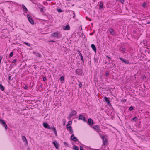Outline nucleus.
I'll use <instances>...</instances> for the list:
<instances>
[{
	"label": "nucleus",
	"instance_id": "1",
	"mask_svg": "<svg viewBox=\"0 0 150 150\" xmlns=\"http://www.w3.org/2000/svg\"><path fill=\"white\" fill-rule=\"evenodd\" d=\"M61 36V35L60 33L58 32H55L51 34V36L53 37H60Z\"/></svg>",
	"mask_w": 150,
	"mask_h": 150
},
{
	"label": "nucleus",
	"instance_id": "2",
	"mask_svg": "<svg viewBox=\"0 0 150 150\" xmlns=\"http://www.w3.org/2000/svg\"><path fill=\"white\" fill-rule=\"evenodd\" d=\"M27 17L30 23L32 25L34 24V22L32 18L29 15H27Z\"/></svg>",
	"mask_w": 150,
	"mask_h": 150
},
{
	"label": "nucleus",
	"instance_id": "3",
	"mask_svg": "<svg viewBox=\"0 0 150 150\" xmlns=\"http://www.w3.org/2000/svg\"><path fill=\"white\" fill-rule=\"evenodd\" d=\"M88 124L91 126H92L93 125V121L92 119L90 118L88 119Z\"/></svg>",
	"mask_w": 150,
	"mask_h": 150
},
{
	"label": "nucleus",
	"instance_id": "4",
	"mask_svg": "<svg viewBox=\"0 0 150 150\" xmlns=\"http://www.w3.org/2000/svg\"><path fill=\"white\" fill-rule=\"evenodd\" d=\"M93 128V129H95V130H96L97 132H99L100 131V127L98 125H94Z\"/></svg>",
	"mask_w": 150,
	"mask_h": 150
},
{
	"label": "nucleus",
	"instance_id": "5",
	"mask_svg": "<svg viewBox=\"0 0 150 150\" xmlns=\"http://www.w3.org/2000/svg\"><path fill=\"white\" fill-rule=\"evenodd\" d=\"M108 31L110 32L112 35H115V32L112 28H109L108 29Z\"/></svg>",
	"mask_w": 150,
	"mask_h": 150
},
{
	"label": "nucleus",
	"instance_id": "6",
	"mask_svg": "<svg viewBox=\"0 0 150 150\" xmlns=\"http://www.w3.org/2000/svg\"><path fill=\"white\" fill-rule=\"evenodd\" d=\"M104 99L105 101L107 103V105L109 106H111V104L108 98L107 97H105L104 98Z\"/></svg>",
	"mask_w": 150,
	"mask_h": 150
},
{
	"label": "nucleus",
	"instance_id": "7",
	"mask_svg": "<svg viewBox=\"0 0 150 150\" xmlns=\"http://www.w3.org/2000/svg\"><path fill=\"white\" fill-rule=\"evenodd\" d=\"M75 72L78 75H81L82 73V71L81 69H78L76 70Z\"/></svg>",
	"mask_w": 150,
	"mask_h": 150
},
{
	"label": "nucleus",
	"instance_id": "8",
	"mask_svg": "<svg viewBox=\"0 0 150 150\" xmlns=\"http://www.w3.org/2000/svg\"><path fill=\"white\" fill-rule=\"evenodd\" d=\"M0 121L3 124V126L5 127V129H7V126L4 121L2 120H1Z\"/></svg>",
	"mask_w": 150,
	"mask_h": 150
},
{
	"label": "nucleus",
	"instance_id": "9",
	"mask_svg": "<svg viewBox=\"0 0 150 150\" xmlns=\"http://www.w3.org/2000/svg\"><path fill=\"white\" fill-rule=\"evenodd\" d=\"M43 127L45 128L51 129V128L50 127L49 124L47 123H43Z\"/></svg>",
	"mask_w": 150,
	"mask_h": 150
},
{
	"label": "nucleus",
	"instance_id": "10",
	"mask_svg": "<svg viewBox=\"0 0 150 150\" xmlns=\"http://www.w3.org/2000/svg\"><path fill=\"white\" fill-rule=\"evenodd\" d=\"M119 59L122 61V62L127 64H129V60H125L123 59L121 57L119 58Z\"/></svg>",
	"mask_w": 150,
	"mask_h": 150
},
{
	"label": "nucleus",
	"instance_id": "11",
	"mask_svg": "<svg viewBox=\"0 0 150 150\" xmlns=\"http://www.w3.org/2000/svg\"><path fill=\"white\" fill-rule=\"evenodd\" d=\"M102 138L103 139V144L105 145H106L107 144V141L105 137V136H102Z\"/></svg>",
	"mask_w": 150,
	"mask_h": 150
},
{
	"label": "nucleus",
	"instance_id": "12",
	"mask_svg": "<svg viewBox=\"0 0 150 150\" xmlns=\"http://www.w3.org/2000/svg\"><path fill=\"white\" fill-rule=\"evenodd\" d=\"M77 114V112L75 110L72 111L70 113L69 115V116L70 117H71L73 116H74L76 115Z\"/></svg>",
	"mask_w": 150,
	"mask_h": 150
},
{
	"label": "nucleus",
	"instance_id": "13",
	"mask_svg": "<svg viewBox=\"0 0 150 150\" xmlns=\"http://www.w3.org/2000/svg\"><path fill=\"white\" fill-rule=\"evenodd\" d=\"M78 120H83L84 122H86L85 117L84 116L82 115H80Z\"/></svg>",
	"mask_w": 150,
	"mask_h": 150
},
{
	"label": "nucleus",
	"instance_id": "14",
	"mask_svg": "<svg viewBox=\"0 0 150 150\" xmlns=\"http://www.w3.org/2000/svg\"><path fill=\"white\" fill-rule=\"evenodd\" d=\"M103 9V4L102 1L100 2V4L99 6V9L100 10Z\"/></svg>",
	"mask_w": 150,
	"mask_h": 150
},
{
	"label": "nucleus",
	"instance_id": "15",
	"mask_svg": "<svg viewBox=\"0 0 150 150\" xmlns=\"http://www.w3.org/2000/svg\"><path fill=\"white\" fill-rule=\"evenodd\" d=\"M71 138L72 140L75 142H76L78 140L77 138L74 136V134H72L71 136Z\"/></svg>",
	"mask_w": 150,
	"mask_h": 150
},
{
	"label": "nucleus",
	"instance_id": "16",
	"mask_svg": "<svg viewBox=\"0 0 150 150\" xmlns=\"http://www.w3.org/2000/svg\"><path fill=\"white\" fill-rule=\"evenodd\" d=\"M52 144L54 145L55 147V148L57 149H58L59 148L58 147V144L57 143V142H52Z\"/></svg>",
	"mask_w": 150,
	"mask_h": 150
},
{
	"label": "nucleus",
	"instance_id": "17",
	"mask_svg": "<svg viewBox=\"0 0 150 150\" xmlns=\"http://www.w3.org/2000/svg\"><path fill=\"white\" fill-rule=\"evenodd\" d=\"M38 8H40V11L41 12H43L44 11V10L45 9V8L43 7V6L42 5H40L38 7Z\"/></svg>",
	"mask_w": 150,
	"mask_h": 150
},
{
	"label": "nucleus",
	"instance_id": "18",
	"mask_svg": "<svg viewBox=\"0 0 150 150\" xmlns=\"http://www.w3.org/2000/svg\"><path fill=\"white\" fill-rule=\"evenodd\" d=\"M22 139L23 142H25L26 144H28V141L25 136H23L22 137Z\"/></svg>",
	"mask_w": 150,
	"mask_h": 150
},
{
	"label": "nucleus",
	"instance_id": "19",
	"mask_svg": "<svg viewBox=\"0 0 150 150\" xmlns=\"http://www.w3.org/2000/svg\"><path fill=\"white\" fill-rule=\"evenodd\" d=\"M91 47L93 50L95 52H96V50L95 45L93 44H92L91 45Z\"/></svg>",
	"mask_w": 150,
	"mask_h": 150
},
{
	"label": "nucleus",
	"instance_id": "20",
	"mask_svg": "<svg viewBox=\"0 0 150 150\" xmlns=\"http://www.w3.org/2000/svg\"><path fill=\"white\" fill-rule=\"evenodd\" d=\"M70 29V27L69 25H67L63 28V29L64 30H69Z\"/></svg>",
	"mask_w": 150,
	"mask_h": 150
},
{
	"label": "nucleus",
	"instance_id": "21",
	"mask_svg": "<svg viewBox=\"0 0 150 150\" xmlns=\"http://www.w3.org/2000/svg\"><path fill=\"white\" fill-rule=\"evenodd\" d=\"M79 56H80V60H82L83 62H84V59L83 58V56H82V54H81L80 52V51L79 52Z\"/></svg>",
	"mask_w": 150,
	"mask_h": 150
},
{
	"label": "nucleus",
	"instance_id": "22",
	"mask_svg": "<svg viewBox=\"0 0 150 150\" xmlns=\"http://www.w3.org/2000/svg\"><path fill=\"white\" fill-rule=\"evenodd\" d=\"M0 89L2 91L4 90V87L1 84H0Z\"/></svg>",
	"mask_w": 150,
	"mask_h": 150
},
{
	"label": "nucleus",
	"instance_id": "23",
	"mask_svg": "<svg viewBox=\"0 0 150 150\" xmlns=\"http://www.w3.org/2000/svg\"><path fill=\"white\" fill-rule=\"evenodd\" d=\"M22 6L23 9L25 10L26 12H27L28 11L27 9L24 5H22Z\"/></svg>",
	"mask_w": 150,
	"mask_h": 150
},
{
	"label": "nucleus",
	"instance_id": "24",
	"mask_svg": "<svg viewBox=\"0 0 150 150\" xmlns=\"http://www.w3.org/2000/svg\"><path fill=\"white\" fill-rule=\"evenodd\" d=\"M73 148L75 150H79V147L76 145H74Z\"/></svg>",
	"mask_w": 150,
	"mask_h": 150
},
{
	"label": "nucleus",
	"instance_id": "25",
	"mask_svg": "<svg viewBox=\"0 0 150 150\" xmlns=\"http://www.w3.org/2000/svg\"><path fill=\"white\" fill-rule=\"evenodd\" d=\"M78 82H79V87L80 88H81L82 86V83L81 82L79 81H78Z\"/></svg>",
	"mask_w": 150,
	"mask_h": 150
},
{
	"label": "nucleus",
	"instance_id": "26",
	"mask_svg": "<svg viewBox=\"0 0 150 150\" xmlns=\"http://www.w3.org/2000/svg\"><path fill=\"white\" fill-rule=\"evenodd\" d=\"M69 130L70 132H71V133H73V132L71 127H70V128H69Z\"/></svg>",
	"mask_w": 150,
	"mask_h": 150
},
{
	"label": "nucleus",
	"instance_id": "27",
	"mask_svg": "<svg viewBox=\"0 0 150 150\" xmlns=\"http://www.w3.org/2000/svg\"><path fill=\"white\" fill-rule=\"evenodd\" d=\"M61 81H63L64 80V77L63 76L61 77L59 79Z\"/></svg>",
	"mask_w": 150,
	"mask_h": 150
},
{
	"label": "nucleus",
	"instance_id": "28",
	"mask_svg": "<svg viewBox=\"0 0 150 150\" xmlns=\"http://www.w3.org/2000/svg\"><path fill=\"white\" fill-rule=\"evenodd\" d=\"M121 50L122 52H125L126 51V49L125 47H122L121 48Z\"/></svg>",
	"mask_w": 150,
	"mask_h": 150
},
{
	"label": "nucleus",
	"instance_id": "29",
	"mask_svg": "<svg viewBox=\"0 0 150 150\" xmlns=\"http://www.w3.org/2000/svg\"><path fill=\"white\" fill-rule=\"evenodd\" d=\"M137 118L136 117H134L132 119V120L133 121H134L135 122H136L137 121Z\"/></svg>",
	"mask_w": 150,
	"mask_h": 150
},
{
	"label": "nucleus",
	"instance_id": "30",
	"mask_svg": "<svg viewBox=\"0 0 150 150\" xmlns=\"http://www.w3.org/2000/svg\"><path fill=\"white\" fill-rule=\"evenodd\" d=\"M24 43L29 47H30L31 46V45L29 43L24 42Z\"/></svg>",
	"mask_w": 150,
	"mask_h": 150
},
{
	"label": "nucleus",
	"instance_id": "31",
	"mask_svg": "<svg viewBox=\"0 0 150 150\" xmlns=\"http://www.w3.org/2000/svg\"><path fill=\"white\" fill-rule=\"evenodd\" d=\"M71 126H70L68 125H66V128L67 129V130H68L69 128H70V127H71Z\"/></svg>",
	"mask_w": 150,
	"mask_h": 150
},
{
	"label": "nucleus",
	"instance_id": "32",
	"mask_svg": "<svg viewBox=\"0 0 150 150\" xmlns=\"http://www.w3.org/2000/svg\"><path fill=\"white\" fill-rule=\"evenodd\" d=\"M109 75V72L108 71H107L105 74V75L106 76V77H108Z\"/></svg>",
	"mask_w": 150,
	"mask_h": 150
},
{
	"label": "nucleus",
	"instance_id": "33",
	"mask_svg": "<svg viewBox=\"0 0 150 150\" xmlns=\"http://www.w3.org/2000/svg\"><path fill=\"white\" fill-rule=\"evenodd\" d=\"M13 53L12 52H11L10 53V55H9V57H11L13 56Z\"/></svg>",
	"mask_w": 150,
	"mask_h": 150
},
{
	"label": "nucleus",
	"instance_id": "34",
	"mask_svg": "<svg viewBox=\"0 0 150 150\" xmlns=\"http://www.w3.org/2000/svg\"><path fill=\"white\" fill-rule=\"evenodd\" d=\"M133 110V108L132 106H130L129 108V110L130 111H132Z\"/></svg>",
	"mask_w": 150,
	"mask_h": 150
},
{
	"label": "nucleus",
	"instance_id": "35",
	"mask_svg": "<svg viewBox=\"0 0 150 150\" xmlns=\"http://www.w3.org/2000/svg\"><path fill=\"white\" fill-rule=\"evenodd\" d=\"M54 133L55 134V136H57V131L56 130H55L54 131Z\"/></svg>",
	"mask_w": 150,
	"mask_h": 150
},
{
	"label": "nucleus",
	"instance_id": "36",
	"mask_svg": "<svg viewBox=\"0 0 150 150\" xmlns=\"http://www.w3.org/2000/svg\"><path fill=\"white\" fill-rule=\"evenodd\" d=\"M54 133L55 134V136H57V131L56 130H55L54 131Z\"/></svg>",
	"mask_w": 150,
	"mask_h": 150
},
{
	"label": "nucleus",
	"instance_id": "37",
	"mask_svg": "<svg viewBox=\"0 0 150 150\" xmlns=\"http://www.w3.org/2000/svg\"><path fill=\"white\" fill-rule=\"evenodd\" d=\"M146 3L144 2L143 3V4L142 5L143 7H145L146 6Z\"/></svg>",
	"mask_w": 150,
	"mask_h": 150
},
{
	"label": "nucleus",
	"instance_id": "38",
	"mask_svg": "<svg viewBox=\"0 0 150 150\" xmlns=\"http://www.w3.org/2000/svg\"><path fill=\"white\" fill-rule=\"evenodd\" d=\"M24 88L25 90H27L28 89V86L27 85H26L25 86Z\"/></svg>",
	"mask_w": 150,
	"mask_h": 150
},
{
	"label": "nucleus",
	"instance_id": "39",
	"mask_svg": "<svg viewBox=\"0 0 150 150\" xmlns=\"http://www.w3.org/2000/svg\"><path fill=\"white\" fill-rule=\"evenodd\" d=\"M38 57H41V55L39 54L38 53L36 55Z\"/></svg>",
	"mask_w": 150,
	"mask_h": 150
},
{
	"label": "nucleus",
	"instance_id": "40",
	"mask_svg": "<svg viewBox=\"0 0 150 150\" xmlns=\"http://www.w3.org/2000/svg\"><path fill=\"white\" fill-rule=\"evenodd\" d=\"M43 79L44 81H45L47 79L46 77L45 76L43 78Z\"/></svg>",
	"mask_w": 150,
	"mask_h": 150
},
{
	"label": "nucleus",
	"instance_id": "41",
	"mask_svg": "<svg viewBox=\"0 0 150 150\" xmlns=\"http://www.w3.org/2000/svg\"><path fill=\"white\" fill-rule=\"evenodd\" d=\"M72 121H69V122L68 123V124H67V125H71V124H72Z\"/></svg>",
	"mask_w": 150,
	"mask_h": 150
},
{
	"label": "nucleus",
	"instance_id": "42",
	"mask_svg": "<svg viewBox=\"0 0 150 150\" xmlns=\"http://www.w3.org/2000/svg\"><path fill=\"white\" fill-rule=\"evenodd\" d=\"M16 61L17 60H16V59H14V60H13L12 62V63H16Z\"/></svg>",
	"mask_w": 150,
	"mask_h": 150
},
{
	"label": "nucleus",
	"instance_id": "43",
	"mask_svg": "<svg viewBox=\"0 0 150 150\" xmlns=\"http://www.w3.org/2000/svg\"><path fill=\"white\" fill-rule=\"evenodd\" d=\"M57 11L59 12H62V10L61 9H58L57 10Z\"/></svg>",
	"mask_w": 150,
	"mask_h": 150
},
{
	"label": "nucleus",
	"instance_id": "44",
	"mask_svg": "<svg viewBox=\"0 0 150 150\" xmlns=\"http://www.w3.org/2000/svg\"><path fill=\"white\" fill-rule=\"evenodd\" d=\"M52 129L54 131L55 130H56V128L55 127H53L52 128Z\"/></svg>",
	"mask_w": 150,
	"mask_h": 150
},
{
	"label": "nucleus",
	"instance_id": "45",
	"mask_svg": "<svg viewBox=\"0 0 150 150\" xmlns=\"http://www.w3.org/2000/svg\"><path fill=\"white\" fill-rule=\"evenodd\" d=\"M2 57L1 56H0V64L1 63V60L2 59Z\"/></svg>",
	"mask_w": 150,
	"mask_h": 150
},
{
	"label": "nucleus",
	"instance_id": "46",
	"mask_svg": "<svg viewBox=\"0 0 150 150\" xmlns=\"http://www.w3.org/2000/svg\"><path fill=\"white\" fill-rule=\"evenodd\" d=\"M64 145H66L67 146L68 145V144L66 142H64Z\"/></svg>",
	"mask_w": 150,
	"mask_h": 150
},
{
	"label": "nucleus",
	"instance_id": "47",
	"mask_svg": "<svg viewBox=\"0 0 150 150\" xmlns=\"http://www.w3.org/2000/svg\"><path fill=\"white\" fill-rule=\"evenodd\" d=\"M80 150H84L82 147H80Z\"/></svg>",
	"mask_w": 150,
	"mask_h": 150
},
{
	"label": "nucleus",
	"instance_id": "48",
	"mask_svg": "<svg viewBox=\"0 0 150 150\" xmlns=\"http://www.w3.org/2000/svg\"><path fill=\"white\" fill-rule=\"evenodd\" d=\"M11 78V76H9L8 77V79L9 80H10Z\"/></svg>",
	"mask_w": 150,
	"mask_h": 150
},
{
	"label": "nucleus",
	"instance_id": "49",
	"mask_svg": "<svg viewBox=\"0 0 150 150\" xmlns=\"http://www.w3.org/2000/svg\"><path fill=\"white\" fill-rule=\"evenodd\" d=\"M106 57H107L108 59H111V58H110V57H108V56H107Z\"/></svg>",
	"mask_w": 150,
	"mask_h": 150
},
{
	"label": "nucleus",
	"instance_id": "50",
	"mask_svg": "<svg viewBox=\"0 0 150 150\" xmlns=\"http://www.w3.org/2000/svg\"><path fill=\"white\" fill-rule=\"evenodd\" d=\"M50 42H55V41H54V40H50Z\"/></svg>",
	"mask_w": 150,
	"mask_h": 150
},
{
	"label": "nucleus",
	"instance_id": "51",
	"mask_svg": "<svg viewBox=\"0 0 150 150\" xmlns=\"http://www.w3.org/2000/svg\"><path fill=\"white\" fill-rule=\"evenodd\" d=\"M93 34V33H90V35H92Z\"/></svg>",
	"mask_w": 150,
	"mask_h": 150
},
{
	"label": "nucleus",
	"instance_id": "52",
	"mask_svg": "<svg viewBox=\"0 0 150 150\" xmlns=\"http://www.w3.org/2000/svg\"><path fill=\"white\" fill-rule=\"evenodd\" d=\"M147 23L148 24H150V22H148Z\"/></svg>",
	"mask_w": 150,
	"mask_h": 150
},
{
	"label": "nucleus",
	"instance_id": "53",
	"mask_svg": "<svg viewBox=\"0 0 150 150\" xmlns=\"http://www.w3.org/2000/svg\"><path fill=\"white\" fill-rule=\"evenodd\" d=\"M89 20H90V21H91V19H89Z\"/></svg>",
	"mask_w": 150,
	"mask_h": 150
},
{
	"label": "nucleus",
	"instance_id": "54",
	"mask_svg": "<svg viewBox=\"0 0 150 150\" xmlns=\"http://www.w3.org/2000/svg\"><path fill=\"white\" fill-rule=\"evenodd\" d=\"M124 101H126V100H124Z\"/></svg>",
	"mask_w": 150,
	"mask_h": 150
},
{
	"label": "nucleus",
	"instance_id": "55",
	"mask_svg": "<svg viewBox=\"0 0 150 150\" xmlns=\"http://www.w3.org/2000/svg\"><path fill=\"white\" fill-rule=\"evenodd\" d=\"M124 101H126V100H124Z\"/></svg>",
	"mask_w": 150,
	"mask_h": 150
}]
</instances>
